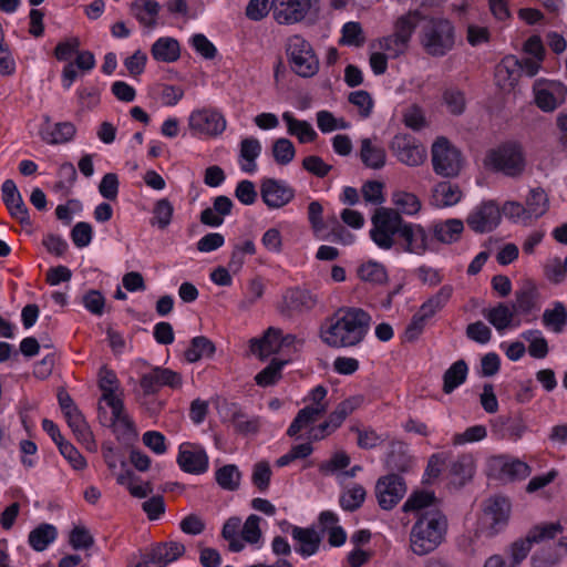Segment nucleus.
<instances>
[{
  "instance_id": "0e129e2a",
  "label": "nucleus",
  "mask_w": 567,
  "mask_h": 567,
  "mask_svg": "<svg viewBox=\"0 0 567 567\" xmlns=\"http://www.w3.org/2000/svg\"><path fill=\"white\" fill-rule=\"evenodd\" d=\"M285 363V361L272 360L270 364L255 377L256 383L260 386L275 384L281 378V369Z\"/></svg>"
},
{
  "instance_id": "a878e982",
  "label": "nucleus",
  "mask_w": 567,
  "mask_h": 567,
  "mask_svg": "<svg viewBox=\"0 0 567 567\" xmlns=\"http://www.w3.org/2000/svg\"><path fill=\"white\" fill-rule=\"evenodd\" d=\"M291 536L296 542L295 550L302 557L315 555L321 544V535L311 527L291 526Z\"/></svg>"
},
{
  "instance_id": "052dcab7",
  "label": "nucleus",
  "mask_w": 567,
  "mask_h": 567,
  "mask_svg": "<svg viewBox=\"0 0 567 567\" xmlns=\"http://www.w3.org/2000/svg\"><path fill=\"white\" fill-rule=\"evenodd\" d=\"M363 400L362 395L347 398L334 408L330 415L342 425L346 419L362 405Z\"/></svg>"
},
{
  "instance_id": "7ed1b4c3",
  "label": "nucleus",
  "mask_w": 567,
  "mask_h": 567,
  "mask_svg": "<svg viewBox=\"0 0 567 567\" xmlns=\"http://www.w3.org/2000/svg\"><path fill=\"white\" fill-rule=\"evenodd\" d=\"M420 43L431 56L446 55L455 45V29L452 22L440 17L424 19L420 31Z\"/></svg>"
},
{
  "instance_id": "412c9836",
  "label": "nucleus",
  "mask_w": 567,
  "mask_h": 567,
  "mask_svg": "<svg viewBox=\"0 0 567 567\" xmlns=\"http://www.w3.org/2000/svg\"><path fill=\"white\" fill-rule=\"evenodd\" d=\"M182 382L183 379L178 372L157 367L142 375L140 385L145 394H153L163 386L177 389L182 385Z\"/></svg>"
},
{
  "instance_id": "f3484780",
  "label": "nucleus",
  "mask_w": 567,
  "mask_h": 567,
  "mask_svg": "<svg viewBox=\"0 0 567 567\" xmlns=\"http://www.w3.org/2000/svg\"><path fill=\"white\" fill-rule=\"evenodd\" d=\"M177 464L182 471L199 475L208 470V455L199 444L186 442L179 446Z\"/></svg>"
},
{
  "instance_id": "680f3d73",
  "label": "nucleus",
  "mask_w": 567,
  "mask_h": 567,
  "mask_svg": "<svg viewBox=\"0 0 567 567\" xmlns=\"http://www.w3.org/2000/svg\"><path fill=\"white\" fill-rule=\"evenodd\" d=\"M367 492L363 486L354 484L340 496V505L343 509L353 512L364 502Z\"/></svg>"
},
{
  "instance_id": "dca6fc26",
  "label": "nucleus",
  "mask_w": 567,
  "mask_h": 567,
  "mask_svg": "<svg viewBox=\"0 0 567 567\" xmlns=\"http://www.w3.org/2000/svg\"><path fill=\"white\" fill-rule=\"evenodd\" d=\"M319 302V297L312 290L295 287L287 289L282 296L280 312L291 317L312 310Z\"/></svg>"
},
{
  "instance_id": "6e6552de",
  "label": "nucleus",
  "mask_w": 567,
  "mask_h": 567,
  "mask_svg": "<svg viewBox=\"0 0 567 567\" xmlns=\"http://www.w3.org/2000/svg\"><path fill=\"white\" fill-rule=\"evenodd\" d=\"M433 171L443 177L457 176L461 152L446 137H437L431 148Z\"/></svg>"
},
{
  "instance_id": "e2e57ef3",
  "label": "nucleus",
  "mask_w": 567,
  "mask_h": 567,
  "mask_svg": "<svg viewBox=\"0 0 567 567\" xmlns=\"http://www.w3.org/2000/svg\"><path fill=\"white\" fill-rule=\"evenodd\" d=\"M174 207L166 198L156 202L153 208L152 225H156L161 229H165L172 220Z\"/></svg>"
},
{
  "instance_id": "58836bf2",
  "label": "nucleus",
  "mask_w": 567,
  "mask_h": 567,
  "mask_svg": "<svg viewBox=\"0 0 567 567\" xmlns=\"http://www.w3.org/2000/svg\"><path fill=\"white\" fill-rule=\"evenodd\" d=\"M282 120L287 124L288 133L300 143L313 142L317 138L318 135L309 122L296 118L290 112H285Z\"/></svg>"
},
{
  "instance_id": "aec40b11",
  "label": "nucleus",
  "mask_w": 567,
  "mask_h": 567,
  "mask_svg": "<svg viewBox=\"0 0 567 567\" xmlns=\"http://www.w3.org/2000/svg\"><path fill=\"white\" fill-rule=\"evenodd\" d=\"M501 210L493 202H485L473 209L466 218L468 227L476 233H488L499 223Z\"/></svg>"
},
{
  "instance_id": "79ce46f5",
  "label": "nucleus",
  "mask_w": 567,
  "mask_h": 567,
  "mask_svg": "<svg viewBox=\"0 0 567 567\" xmlns=\"http://www.w3.org/2000/svg\"><path fill=\"white\" fill-rule=\"evenodd\" d=\"M424 19L420 11L411 10L396 19L393 33L410 43L416 27L421 21H424Z\"/></svg>"
},
{
  "instance_id": "864d4df0",
  "label": "nucleus",
  "mask_w": 567,
  "mask_h": 567,
  "mask_svg": "<svg viewBox=\"0 0 567 567\" xmlns=\"http://www.w3.org/2000/svg\"><path fill=\"white\" fill-rule=\"evenodd\" d=\"M543 323L554 332H561L567 323V309L561 302H556L553 309L543 313Z\"/></svg>"
},
{
  "instance_id": "473e14b6",
  "label": "nucleus",
  "mask_w": 567,
  "mask_h": 567,
  "mask_svg": "<svg viewBox=\"0 0 567 567\" xmlns=\"http://www.w3.org/2000/svg\"><path fill=\"white\" fill-rule=\"evenodd\" d=\"M99 386L102 391L101 401H104L110 409H116L122 398L117 394L118 380L115 373L107 369L100 371Z\"/></svg>"
},
{
  "instance_id": "cd10ccee",
  "label": "nucleus",
  "mask_w": 567,
  "mask_h": 567,
  "mask_svg": "<svg viewBox=\"0 0 567 567\" xmlns=\"http://www.w3.org/2000/svg\"><path fill=\"white\" fill-rule=\"evenodd\" d=\"M511 511L509 502L502 496L488 498L484 504V520L492 528L504 525L508 518Z\"/></svg>"
},
{
  "instance_id": "4468645a",
  "label": "nucleus",
  "mask_w": 567,
  "mask_h": 567,
  "mask_svg": "<svg viewBox=\"0 0 567 567\" xmlns=\"http://www.w3.org/2000/svg\"><path fill=\"white\" fill-rule=\"evenodd\" d=\"M185 554V546L177 542L158 543L141 556L134 567H166Z\"/></svg>"
},
{
  "instance_id": "72a5a7b5",
  "label": "nucleus",
  "mask_w": 567,
  "mask_h": 567,
  "mask_svg": "<svg viewBox=\"0 0 567 567\" xmlns=\"http://www.w3.org/2000/svg\"><path fill=\"white\" fill-rule=\"evenodd\" d=\"M161 6L155 0H135L132 3V13L145 28L153 29L157 25V17Z\"/></svg>"
},
{
  "instance_id": "39448f33",
  "label": "nucleus",
  "mask_w": 567,
  "mask_h": 567,
  "mask_svg": "<svg viewBox=\"0 0 567 567\" xmlns=\"http://www.w3.org/2000/svg\"><path fill=\"white\" fill-rule=\"evenodd\" d=\"M406 221L392 208H377L372 216V240L382 249H390L398 241L401 228Z\"/></svg>"
},
{
  "instance_id": "7c9ffc66",
  "label": "nucleus",
  "mask_w": 567,
  "mask_h": 567,
  "mask_svg": "<svg viewBox=\"0 0 567 567\" xmlns=\"http://www.w3.org/2000/svg\"><path fill=\"white\" fill-rule=\"evenodd\" d=\"M151 55L157 62H176L181 58L179 42L171 37L158 38L151 47Z\"/></svg>"
},
{
  "instance_id": "3c124183",
  "label": "nucleus",
  "mask_w": 567,
  "mask_h": 567,
  "mask_svg": "<svg viewBox=\"0 0 567 567\" xmlns=\"http://www.w3.org/2000/svg\"><path fill=\"white\" fill-rule=\"evenodd\" d=\"M435 502V496L430 492H415L404 503L402 509L405 513L413 512L421 516L422 513L429 509H435L432 507Z\"/></svg>"
},
{
  "instance_id": "0eeeda50",
  "label": "nucleus",
  "mask_w": 567,
  "mask_h": 567,
  "mask_svg": "<svg viewBox=\"0 0 567 567\" xmlns=\"http://www.w3.org/2000/svg\"><path fill=\"white\" fill-rule=\"evenodd\" d=\"M286 52L291 70L302 78H310L319 70V60L311 44L300 35L288 39Z\"/></svg>"
},
{
  "instance_id": "4c0bfd02",
  "label": "nucleus",
  "mask_w": 567,
  "mask_h": 567,
  "mask_svg": "<svg viewBox=\"0 0 567 567\" xmlns=\"http://www.w3.org/2000/svg\"><path fill=\"white\" fill-rule=\"evenodd\" d=\"M453 293V287L450 285H445L440 288V290L430 297L426 301H424L417 313L421 315L426 320L433 318L437 312H440L450 301Z\"/></svg>"
},
{
  "instance_id": "2eb2a0df",
  "label": "nucleus",
  "mask_w": 567,
  "mask_h": 567,
  "mask_svg": "<svg viewBox=\"0 0 567 567\" xmlns=\"http://www.w3.org/2000/svg\"><path fill=\"white\" fill-rule=\"evenodd\" d=\"M533 91L536 105L544 112L555 111L567 95V87L558 81L537 80Z\"/></svg>"
},
{
  "instance_id": "9b49d317",
  "label": "nucleus",
  "mask_w": 567,
  "mask_h": 567,
  "mask_svg": "<svg viewBox=\"0 0 567 567\" xmlns=\"http://www.w3.org/2000/svg\"><path fill=\"white\" fill-rule=\"evenodd\" d=\"M560 532L561 526L558 523L543 524L532 528L524 539H518L512 544L511 557L513 565H517L526 558L532 544L553 539Z\"/></svg>"
},
{
  "instance_id": "9d476101",
  "label": "nucleus",
  "mask_w": 567,
  "mask_h": 567,
  "mask_svg": "<svg viewBox=\"0 0 567 567\" xmlns=\"http://www.w3.org/2000/svg\"><path fill=\"white\" fill-rule=\"evenodd\" d=\"M396 243L405 252L423 256L432 249L433 237L431 229H426L420 224L405 223Z\"/></svg>"
},
{
  "instance_id": "393cba45",
  "label": "nucleus",
  "mask_w": 567,
  "mask_h": 567,
  "mask_svg": "<svg viewBox=\"0 0 567 567\" xmlns=\"http://www.w3.org/2000/svg\"><path fill=\"white\" fill-rule=\"evenodd\" d=\"M520 78L519 60L507 55L495 68V83L504 92H511Z\"/></svg>"
},
{
  "instance_id": "338daca9",
  "label": "nucleus",
  "mask_w": 567,
  "mask_h": 567,
  "mask_svg": "<svg viewBox=\"0 0 567 567\" xmlns=\"http://www.w3.org/2000/svg\"><path fill=\"white\" fill-rule=\"evenodd\" d=\"M261 518L255 514H251L248 516L244 525H241L240 529V538L243 539V543L246 542L248 544H257L261 536V529L259 527Z\"/></svg>"
},
{
  "instance_id": "bb28decb",
  "label": "nucleus",
  "mask_w": 567,
  "mask_h": 567,
  "mask_svg": "<svg viewBox=\"0 0 567 567\" xmlns=\"http://www.w3.org/2000/svg\"><path fill=\"white\" fill-rule=\"evenodd\" d=\"M492 470L496 471L502 480H522L530 474V467L519 460H508L505 456H495L491 460Z\"/></svg>"
},
{
  "instance_id": "49530a36",
  "label": "nucleus",
  "mask_w": 567,
  "mask_h": 567,
  "mask_svg": "<svg viewBox=\"0 0 567 567\" xmlns=\"http://www.w3.org/2000/svg\"><path fill=\"white\" fill-rule=\"evenodd\" d=\"M230 422L235 431L244 435L256 434L261 426V420L259 416L250 417L238 408L233 411Z\"/></svg>"
},
{
  "instance_id": "bf43d9fd",
  "label": "nucleus",
  "mask_w": 567,
  "mask_h": 567,
  "mask_svg": "<svg viewBox=\"0 0 567 567\" xmlns=\"http://www.w3.org/2000/svg\"><path fill=\"white\" fill-rule=\"evenodd\" d=\"M271 153L277 164L288 165L295 158L296 148L291 141L280 137L272 143Z\"/></svg>"
},
{
  "instance_id": "5701e85b",
  "label": "nucleus",
  "mask_w": 567,
  "mask_h": 567,
  "mask_svg": "<svg viewBox=\"0 0 567 567\" xmlns=\"http://www.w3.org/2000/svg\"><path fill=\"white\" fill-rule=\"evenodd\" d=\"M312 6V0H277L274 8V18L280 24H290L301 21Z\"/></svg>"
},
{
  "instance_id": "f8f14e48",
  "label": "nucleus",
  "mask_w": 567,
  "mask_h": 567,
  "mask_svg": "<svg viewBox=\"0 0 567 567\" xmlns=\"http://www.w3.org/2000/svg\"><path fill=\"white\" fill-rule=\"evenodd\" d=\"M405 493L406 484L398 474H388L377 481L375 497L379 506L384 511L396 506Z\"/></svg>"
},
{
  "instance_id": "a18cd8bd",
  "label": "nucleus",
  "mask_w": 567,
  "mask_h": 567,
  "mask_svg": "<svg viewBox=\"0 0 567 567\" xmlns=\"http://www.w3.org/2000/svg\"><path fill=\"white\" fill-rule=\"evenodd\" d=\"M214 352V343L208 338L199 336L192 339L189 347L184 352V357L187 362L194 363L203 357H210Z\"/></svg>"
},
{
  "instance_id": "1a4fd4ad",
  "label": "nucleus",
  "mask_w": 567,
  "mask_h": 567,
  "mask_svg": "<svg viewBox=\"0 0 567 567\" xmlns=\"http://www.w3.org/2000/svg\"><path fill=\"white\" fill-rule=\"evenodd\" d=\"M389 148L400 163L410 167L422 165L427 157L426 148L411 134L399 133L394 135Z\"/></svg>"
},
{
  "instance_id": "13d9d810",
  "label": "nucleus",
  "mask_w": 567,
  "mask_h": 567,
  "mask_svg": "<svg viewBox=\"0 0 567 567\" xmlns=\"http://www.w3.org/2000/svg\"><path fill=\"white\" fill-rule=\"evenodd\" d=\"M358 276L361 280L375 285L384 284L388 279L385 268L375 261L362 264L358 269Z\"/></svg>"
},
{
  "instance_id": "ddd939ff",
  "label": "nucleus",
  "mask_w": 567,
  "mask_h": 567,
  "mask_svg": "<svg viewBox=\"0 0 567 567\" xmlns=\"http://www.w3.org/2000/svg\"><path fill=\"white\" fill-rule=\"evenodd\" d=\"M185 554V546L177 542L158 543L141 556L134 567H166Z\"/></svg>"
},
{
  "instance_id": "69168bd1",
  "label": "nucleus",
  "mask_w": 567,
  "mask_h": 567,
  "mask_svg": "<svg viewBox=\"0 0 567 567\" xmlns=\"http://www.w3.org/2000/svg\"><path fill=\"white\" fill-rule=\"evenodd\" d=\"M379 48L388 52V56L395 59L406 52L409 48V42L393 33L391 35L383 37L382 39H380Z\"/></svg>"
},
{
  "instance_id": "8fccbe9b",
  "label": "nucleus",
  "mask_w": 567,
  "mask_h": 567,
  "mask_svg": "<svg viewBox=\"0 0 567 567\" xmlns=\"http://www.w3.org/2000/svg\"><path fill=\"white\" fill-rule=\"evenodd\" d=\"M392 202L399 214L415 215L421 209V202L413 193L396 190L392 194Z\"/></svg>"
},
{
  "instance_id": "ea45409f",
  "label": "nucleus",
  "mask_w": 567,
  "mask_h": 567,
  "mask_svg": "<svg viewBox=\"0 0 567 567\" xmlns=\"http://www.w3.org/2000/svg\"><path fill=\"white\" fill-rule=\"evenodd\" d=\"M360 158L372 169H380L385 165L386 154L383 147L372 143L370 138L361 140Z\"/></svg>"
},
{
  "instance_id": "603ef678",
  "label": "nucleus",
  "mask_w": 567,
  "mask_h": 567,
  "mask_svg": "<svg viewBox=\"0 0 567 567\" xmlns=\"http://www.w3.org/2000/svg\"><path fill=\"white\" fill-rule=\"evenodd\" d=\"M443 104L446 106L449 113L458 116L464 113L466 107L465 93L456 87L449 86L443 91L442 94Z\"/></svg>"
},
{
  "instance_id": "37998d69",
  "label": "nucleus",
  "mask_w": 567,
  "mask_h": 567,
  "mask_svg": "<svg viewBox=\"0 0 567 567\" xmlns=\"http://www.w3.org/2000/svg\"><path fill=\"white\" fill-rule=\"evenodd\" d=\"M482 313L499 332L507 329L514 318V310L503 302L498 303L494 308L484 309Z\"/></svg>"
},
{
  "instance_id": "6ab92c4d",
  "label": "nucleus",
  "mask_w": 567,
  "mask_h": 567,
  "mask_svg": "<svg viewBox=\"0 0 567 567\" xmlns=\"http://www.w3.org/2000/svg\"><path fill=\"white\" fill-rule=\"evenodd\" d=\"M112 415L107 416V412L103 406H99V420L101 424L113 427V432L117 439L131 440L136 436L134 423L124 411L123 400L118 402L116 409H111Z\"/></svg>"
},
{
  "instance_id": "f03ea898",
  "label": "nucleus",
  "mask_w": 567,
  "mask_h": 567,
  "mask_svg": "<svg viewBox=\"0 0 567 567\" xmlns=\"http://www.w3.org/2000/svg\"><path fill=\"white\" fill-rule=\"evenodd\" d=\"M447 519L439 509H429L417 517L411 528L410 547L419 556L436 549L444 540Z\"/></svg>"
},
{
  "instance_id": "6e6d98bb",
  "label": "nucleus",
  "mask_w": 567,
  "mask_h": 567,
  "mask_svg": "<svg viewBox=\"0 0 567 567\" xmlns=\"http://www.w3.org/2000/svg\"><path fill=\"white\" fill-rule=\"evenodd\" d=\"M447 466L450 475L456 481L455 483L463 484L465 480L473 475V461L467 455L457 456L450 461Z\"/></svg>"
},
{
  "instance_id": "a19ab883",
  "label": "nucleus",
  "mask_w": 567,
  "mask_h": 567,
  "mask_svg": "<svg viewBox=\"0 0 567 567\" xmlns=\"http://www.w3.org/2000/svg\"><path fill=\"white\" fill-rule=\"evenodd\" d=\"M390 471L406 472L412 466V458L408 454L406 446L402 442H392L391 451L385 460Z\"/></svg>"
},
{
  "instance_id": "09e8293b",
  "label": "nucleus",
  "mask_w": 567,
  "mask_h": 567,
  "mask_svg": "<svg viewBox=\"0 0 567 567\" xmlns=\"http://www.w3.org/2000/svg\"><path fill=\"white\" fill-rule=\"evenodd\" d=\"M241 529V519L239 517L228 518L221 529V537L228 542L230 551L239 553L244 549L245 545L239 536Z\"/></svg>"
},
{
  "instance_id": "b1692460",
  "label": "nucleus",
  "mask_w": 567,
  "mask_h": 567,
  "mask_svg": "<svg viewBox=\"0 0 567 567\" xmlns=\"http://www.w3.org/2000/svg\"><path fill=\"white\" fill-rule=\"evenodd\" d=\"M2 199L7 206L11 217L17 219L22 225H29L28 208L19 193L16 183L12 179H6L1 187Z\"/></svg>"
},
{
  "instance_id": "f257e3e1",
  "label": "nucleus",
  "mask_w": 567,
  "mask_h": 567,
  "mask_svg": "<svg viewBox=\"0 0 567 567\" xmlns=\"http://www.w3.org/2000/svg\"><path fill=\"white\" fill-rule=\"evenodd\" d=\"M372 318L358 307L339 308L320 327V339L330 348H351L360 344L367 337Z\"/></svg>"
},
{
  "instance_id": "2f4dec72",
  "label": "nucleus",
  "mask_w": 567,
  "mask_h": 567,
  "mask_svg": "<svg viewBox=\"0 0 567 567\" xmlns=\"http://www.w3.org/2000/svg\"><path fill=\"white\" fill-rule=\"evenodd\" d=\"M280 347V329L269 327L261 339L250 340V351L261 359L277 353Z\"/></svg>"
},
{
  "instance_id": "4d7b16f0",
  "label": "nucleus",
  "mask_w": 567,
  "mask_h": 567,
  "mask_svg": "<svg viewBox=\"0 0 567 567\" xmlns=\"http://www.w3.org/2000/svg\"><path fill=\"white\" fill-rule=\"evenodd\" d=\"M240 472L234 464H227L215 473L217 484L226 491H236L240 484Z\"/></svg>"
},
{
  "instance_id": "de8ad7c7",
  "label": "nucleus",
  "mask_w": 567,
  "mask_h": 567,
  "mask_svg": "<svg viewBox=\"0 0 567 567\" xmlns=\"http://www.w3.org/2000/svg\"><path fill=\"white\" fill-rule=\"evenodd\" d=\"M525 205L533 220L537 219L548 210V196L540 187L532 188L526 197Z\"/></svg>"
},
{
  "instance_id": "c03bdc74",
  "label": "nucleus",
  "mask_w": 567,
  "mask_h": 567,
  "mask_svg": "<svg viewBox=\"0 0 567 567\" xmlns=\"http://www.w3.org/2000/svg\"><path fill=\"white\" fill-rule=\"evenodd\" d=\"M467 377V364L464 360L454 362L443 375V392L449 394L463 384Z\"/></svg>"
},
{
  "instance_id": "774afa93",
  "label": "nucleus",
  "mask_w": 567,
  "mask_h": 567,
  "mask_svg": "<svg viewBox=\"0 0 567 567\" xmlns=\"http://www.w3.org/2000/svg\"><path fill=\"white\" fill-rule=\"evenodd\" d=\"M351 431L357 433V443L359 447L364 450L374 449L384 441L382 435L371 427L361 429L358 426H352Z\"/></svg>"
},
{
  "instance_id": "423d86ee",
  "label": "nucleus",
  "mask_w": 567,
  "mask_h": 567,
  "mask_svg": "<svg viewBox=\"0 0 567 567\" xmlns=\"http://www.w3.org/2000/svg\"><path fill=\"white\" fill-rule=\"evenodd\" d=\"M327 396L328 390L326 386L317 385L313 388L306 398L309 404L298 411L287 430V435L290 437L296 436L301 430L315 423L326 414L329 408Z\"/></svg>"
},
{
  "instance_id": "c85d7f7f",
  "label": "nucleus",
  "mask_w": 567,
  "mask_h": 567,
  "mask_svg": "<svg viewBox=\"0 0 567 567\" xmlns=\"http://www.w3.org/2000/svg\"><path fill=\"white\" fill-rule=\"evenodd\" d=\"M65 419L78 442L90 452L96 451V442L83 414L78 410L66 415Z\"/></svg>"
},
{
  "instance_id": "5fc2aeb1",
  "label": "nucleus",
  "mask_w": 567,
  "mask_h": 567,
  "mask_svg": "<svg viewBox=\"0 0 567 567\" xmlns=\"http://www.w3.org/2000/svg\"><path fill=\"white\" fill-rule=\"evenodd\" d=\"M56 537V529L49 524H42L29 534L30 546L38 550H44Z\"/></svg>"
},
{
  "instance_id": "e433bc0d",
  "label": "nucleus",
  "mask_w": 567,
  "mask_h": 567,
  "mask_svg": "<svg viewBox=\"0 0 567 567\" xmlns=\"http://www.w3.org/2000/svg\"><path fill=\"white\" fill-rule=\"evenodd\" d=\"M260 153L261 144L258 138L246 137L241 140L239 148L240 168L249 174L256 172V159Z\"/></svg>"
},
{
  "instance_id": "4be33fe9",
  "label": "nucleus",
  "mask_w": 567,
  "mask_h": 567,
  "mask_svg": "<svg viewBox=\"0 0 567 567\" xmlns=\"http://www.w3.org/2000/svg\"><path fill=\"white\" fill-rule=\"evenodd\" d=\"M260 194L269 208H281L292 200L295 189L284 181L265 178L260 186Z\"/></svg>"
},
{
  "instance_id": "20e7f679",
  "label": "nucleus",
  "mask_w": 567,
  "mask_h": 567,
  "mask_svg": "<svg viewBox=\"0 0 567 567\" xmlns=\"http://www.w3.org/2000/svg\"><path fill=\"white\" fill-rule=\"evenodd\" d=\"M484 165L488 169L508 177H519L526 167V156L517 143H504L487 152Z\"/></svg>"
},
{
  "instance_id": "c756f323",
  "label": "nucleus",
  "mask_w": 567,
  "mask_h": 567,
  "mask_svg": "<svg viewBox=\"0 0 567 567\" xmlns=\"http://www.w3.org/2000/svg\"><path fill=\"white\" fill-rule=\"evenodd\" d=\"M464 230V224L461 219L451 218L444 221L433 224L431 234L433 243L440 241L442 244H453L461 238Z\"/></svg>"
},
{
  "instance_id": "c9c22d12",
  "label": "nucleus",
  "mask_w": 567,
  "mask_h": 567,
  "mask_svg": "<svg viewBox=\"0 0 567 567\" xmlns=\"http://www.w3.org/2000/svg\"><path fill=\"white\" fill-rule=\"evenodd\" d=\"M461 188L450 182H441L432 190V204L436 207H450L462 198Z\"/></svg>"
},
{
  "instance_id": "f704fd0d",
  "label": "nucleus",
  "mask_w": 567,
  "mask_h": 567,
  "mask_svg": "<svg viewBox=\"0 0 567 567\" xmlns=\"http://www.w3.org/2000/svg\"><path fill=\"white\" fill-rule=\"evenodd\" d=\"M75 132V126L71 122H61L53 126L47 123L41 128L40 135L48 144H62L71 141Z\"/></svg>"
},
{
  "instance_id": "a211bd4d",
  "label": "nucleus",
  "mask_w": 567,
  "mask_h": 567,
  "mask_svg": "<svg viewBox=\"0 0 567 567\" xmlns=\"http://www.w3.org/2000/svg\"><path fill=\"white\" fill-rule=\"evenodd\" d=\"M188 126L197 133L216 136L225 131L226 121L216 110L203 109L192 112Z\"/></svg>"
}]
</instances>
